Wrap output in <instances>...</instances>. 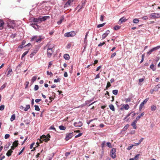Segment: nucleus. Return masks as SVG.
<instances>
[{
  "instance_id": "obj_53",
  "label": "nucleus",
  "mask_w": 160,
  "mask_h": 160,
  "mask_svg": "<svg viewBox=\"0 0 160 160\" xmlns=\"http://www.w3.org/2000/svg\"><path fill=\"white\" fill-rule=\"evenodd\" d=\"M131 125L133 127V128L135 129H136L137 128V127L136 125V124H134L133 123H132Z\"/></svg>"
},
{
  "instance_id": "obj_13",
  "label": "nucleus",
  "mask_w": 160,
  "mask_h": 160,
  "mask_svg": "<svg viewBox=\"0 0 160 160\" xmlns=\"http://www.w3.org/2000/svg\"><path fill=\"white\" fill-rule=\"evenodd\" d=\"M45 38V37L42 36H39V38L37 39H36V42H40L43 39Z\"/></svg>"
},
{
  "instance_id": "obj_22",
  "label": "nucleus",
  "mask_w": 160,
  "mask_h": 160,
  "mask_svg": "<svg viewBox=\"0 0 160 160\" xmlns=\"http://www.w3.org/2000/svg\"><path fill=\"white\" fill-rule=\"evenodd\" d=\"M4 22L0 19V30L2 29L3 28V25L4 24Z\"/></svg>"
},
{
  "instance_id": "obj_15",
  "label": "nucleus",
  "mask_w": 160,
  "mask_h": 160,
  "mask_svg": "<svg viewBox=\"0 0 160 160\" xmlns=\"http://www.w3.org/2000/svg\"><path fill=\"white\" fill-rule=\"evenodd\" d=\"M33 21L34 22L40 23L41 22L39 17L38 18H33Z\"/></svg>"
},
{
  "instance_id": "obj_52",
  "label": "nucleus",
  "mask_w": 160,
  "mask_h": 160,
  "mask_svg": "<svg viewBox=\"0 0 160 160\" xmlns=\"http://www.w3.org/2000/svg\"><path fill=\"white\" fill-rule=\"evenodd\" d=\"M47 75H50V76H52L53 75L52 73L51 72L47 71Z\"/></svg>"
},
{
  "instance_id": "obj_60",
  "label": "nucleus",
  "mask_w": 160,
  "mask_h": 160,
  "mask_svg": "<svg viewBox=\"0 0 160 160\" xmlns=\"http://www.w3.org/2000/svg\"><path fill=\"white\" fill-rule=\"evenodd\" d=\"M24 148H23L18 153V155H20L23 152L24 150Z\"/></svg>"
},
{
  "instance_id": "obj_5",
  "label": "nucleus",
  "mask_w": 160,
  "mask_h": 160,
  "mask_svg": "<svg viewBox=\"0 0 160 160\" xmlns=\"http://www.w3.org/2000/svg\"><path fill=\"white\" fill-rule=\"evenodd\" d=\"M160 48V46H157L153 48L152 49L150 50L149 51L147 52V54L148 55H149L151 54L152 52L158 50Z\"/></svg>"
},
{
  "instance_id": "obj_16",
  "label": "nucleus",
  "mask_w": 160,
  "mask_h": 160,
  "mask_svg": "<svg viewBox=\"0 0 160 160\" xmlns=\"http://www.w3.org/2000/svg\"><path fill=\"white\" fill-rule=\"evenodd\" d=\"M126 21V19L124 18V17H122L120 19L118 22V23L119 24H120L123 22H125Z\"/></svg>"
},
{
  "instance_id": "obj_42",
  "label": "nucleus",
  "mask_w": 160,
  "mask_h": 160,
  "mask_svg": "<svg viewBox=\"0 0 160 160\" xmlns=\"http://www.w3.org/2000/svg\"><path fill=\"white\" fill-rule=\"evenodd\" d=\"M34 107H35V110L37 111H39L40 109L38 105H35L34 106Z\"/></svg>"
},
{
  "instance_id": "obj_56",
  "label": "nucleus",
  "mask_w": 160,
  "mask_h": 160,
  "mask_svg": "<svg viewBox=\"0 0 160 160\" xmlns=\"http://www.w3.org/2000/svg\"><path fill=\"white\" fill-rule=\"evenodd\" d=\"M36 39H37V36H34L33 37H32V38L31 40L32 41H34V40H35V41H36Z\"/></svg>"
},
{
  "instance_id": "obj_57",
  "label": "nucleus",
  "mask_w": 160,
  "mask_h": 160,
  "mask_svg": "<svg viewBox=\"0 0 160 160\" xmlns=\"http://www.w3.org/2000/svg\"><path fill=\"white\" fill-rule=\"evenodd\" d=\"M10 137V135L8 134H6L5 135L4 138L6 139H7Z\"/></svg>"
},
{
  "instance_id": "obj_50",
  "label": "nucleus",
  "mask_w": 160,
  "mask_h": 160,
  "mask_svg": "<svg viewBox=\"0 0 160 160\" xmlns=\"http://www.w3.org/2000/svg\"><path fill=\"white\" fill-rule=\"evenodd\" d=\"M104 17V16L103 15H101L100 16V20L101 21H103V18Z\"/></svg>"
},
{
  "instance_id": "obj_43",
  "label": "nucleus",
  "mask_w": 160,
  "mask_h": 160,
  "mask_svg": "<svg viewBox=\"0 0 160 160\" xmlns=\"http://www.w3.org/2000/svg\"><path fill=\"white\" fill-rule=\"evenodd\" d=\"M105 97L107 98H110V96L109 95V92L108 91L106 92V93L105 94Z\"/></svg>"
},
{
  "instance_id": "obj_46",
  "label": "nucleus",
  "mask_w": 160,
  "mask_h": 160,
  "mask_svg": "<svg viewBox=\"0 0 160 160\" xmlns=\"http://www.w3.org/2000/svg\"><path fill=\"white\" fill-rule=\"evenodd\" d=\"M5 108V106L4 105H2L0 106V110L2 111Z\"/></svg>"
},
{
  "instance_id": "obj_29",
  "label": "nucleus",
  "mask_w": 160,
  "mask_h": 160,
  "mask_svg": "<svg viewBox=\"0 0 160 160\" xmlns=\"http://www.w3.org/2000/svg\"><path fill=\"white\" fill-rule=\"evenodd\" d=\"M59 128L60 130H64L66 129V127L63 125L60 126Z\"/></svg>"
},
{
  "instance_id": "obj_30",
  "label": "nucleus",
  "mask_w": 160,
  "mask_h": 160,
  "mask_svg": "<svg viewBox=\"0 0 160 160\" xmlns=\"http://www.w3.org/2000/svg\"><path fill=\"white\" fill-rule=\"evenodd\" d=\"M30 105L29 104L27 105L26 107L24 108V110L25 111H27L30 108Z\"/></svg>"
},
{
  "instance_id": "obj_49",
  "label": "nucleus",
  "mask_w": 160,
  "mask_h": 160,
  "mask_svg": "<svg viewBox=\"0 0 160 160\" xmlns=\"http://www.w3.org/2000/svg\"><path fill=\"white\" fill-rule=\"evenodd\" d=\"M12 72V69H11V68L9 69L8 71L7 76H8L10 74V73Z\"/></svg>"
},
{
  "instance_id": "obj_20",
  "label": "nucleus",
  "mask_w": 160,
  "mask_h": 160,
  "mask_svg": "<svg viewBox=\"0 0 160 160\" xmlns=\"http://www.w3.org/2000/svg\"><path fill=\"white\" fill-rule=\"evenodd\" d=\"M31 26L35 30H37L38 29V26L35 24H32L31 25Z\"/></svg>"
},
{
  "instance_id": "obj_45",
  "label": "nucleus",
  "mask_w": 160,
  "mask_h": 160,
  "mask_svg": "<svg viewBox=\"0 0 160 160\" xmlns=\"http://www.w3.org/2000/svg\"><path fill=\"white\" fill-rule=\"evenodd\" d=\"M6 83H5L4 84H3V85L0 88V90H3L6 87Z\"/></svg>"
},
{
  "instance_id": "obj_38",
  "label": "nucleus",
  "mask_w": 160,
  "mask_h": 160,
  "mask_svg": "<svg viewBox=\"0 0 160 160\" xmlns=\"http://www.w3.org/2000/svg\"><path fill=\"white\" fill-rule=\"evenodd\" d=\"M118 90H114L112 91V93L115 95H117L118 94Z\"/></svg>"
},
{
  "instance_id": "obj_17",
  "label": "nucleus",
  "mask_w": 160,
  "mask_h": 160,
  "mask_svg": "<svg viewBox=\"0 0 160 160\" xmlns=\"http://www.w3.org/2000/svg\"><path fill=\"white\" fill-rule=\"evenodd\" d=\"M64 16H62L60 20L57 22V23L58 25H60L61 24L62 21L64 20Z\"/></svg>"
},
{
  "instance_id": "obj_41",
  "label": "nucleus",
  "mask_w": 160,
  "mask_h": 160,
  "mask_svg": "<svg viewBox=\"0 0 160 160\" xmlns=\"http://www.w3.org/2000/svg\"><path fill=\"white\" fill-rule=\"evenodd\" d=\"M120 26L116 25L114 26V29L115 30H117L120 29Z\"/></svg>"
},
{
  "instance_id": "obj_47",
  "label": "nucleus",
  "mask_w": 160,
  "mask_h": 160,
  "mask_svg": "<svg viewBox=\"0 0 160 160\" xmlns=\"http://www.w3.org/2000/svg\"><path fill=\"white\" fill-rule=\"evenodd\" d=\"M139 155H140L139 154H138L137 155H136L134 157V158H133L134 160H137L139 156Z\"/></svg>"
},
{
  "instance_id": "obj_35",
  "label": "nucleus",
  "mask_w": 160,
  "mask_h": 160,
  "mask_svg": "<svg viewBox=\"0 0 160 160\" xmlns=\"http://www.w3.org/2000/svg\"><path fill=\"white\" fill-rule=\"evenodd\" d=\"M105 144H106V141H103V142H102V143L101 144V147L102 148V149H103V148L105 147Z\"/></svg>"
},
{
  "instance_id": "obj_24",
  "label": "nucleus",
  "mask_w": 160,
  "mask_h": 160,
  "mask_svg": "<svg viewBox=\"0 0 160 160\" xmlns=\"http://www.w3.org/2000/svg\"><path fill=\"white\" fill-rule=\"evenodd\" d=\"M150 68L154 71L156 70V67L153 64H152L150 65Z\"/></svg>"
},
{
  "instance_id": "obj_11",
  "label": "nucleus",
  "mask_w": 160,
  "mask_h": 160,
  "mask_svg": "<svg viewBox=\"0 0 160 160\" xmlns=\"http://www.w3.org/2000/svg\"><path fill=\"white\" fill-rule=\"evenodd\" d=\"M110 31L109 30L106 31L105 33L102 35V39H103L105 38L108 34L109 33Z\"/></svg>"
},
{
  "instance_id": "obj_51",
  "label": "nucleus",
  "mask_w": 160,
  "mask_h": 160,
  "mask_svg": "<svg viewBox=\"0 0 160 160\" xmlns=\"http://www.w3.org/2000/svg\"><path fill=\"white\" fill-rule=\"evenodd\" d=\"M38 85H35L34 89L35 91H37L38 89Z\"/></svg>"
},
{
  "instance_id": "obj_6",
  "label": "nucleus",
  "mask_w": 160,
  "mask_h": 160,
  "mask_svg": "<svg viewBox=\"0 0 160 160\" xmlns=\"http://www.w3.org/2000/svg\"><path fill=\"white\" fill-rule=\"evenodd\" d=\"M39 48L36 47L33 51L31 53L30 55V58H32L33 56L37 52Z\"/></svg>"
},
{
  "instance_id": "obj_31",
  "label": "nucleus",
  "mask_w": 160,
  "mask_h": 160,
  "mask_svg": "<svg viewBox=\"0 0 160 160\" xmlns=\"http://www.w3.org/2000/svg\"><path fill=\"white\" fill-rule=\"evenodd\" d=\"M28 51H26L25 52H24V53L22 54V55L21 56V59H22V58L24 57L28 53Z\"/></svg>"
},
{
  "instance_id": "obj_54",
  "label": "nucleus",
  "mask_w": 160,
  "mask_h": 160,
  "mask_svg": "<svg viewBox=\"0 0 160 160\" xmlns=\"http://www.w3.org/2000/svg\"><path fill=\"white\" fill-rule=\"evenodd\" d=\"M105 42H103L102 43H100L98 45V47H101L103 45L105 44Z\"/></svg>"
},
{
  "instance_id": "obj_10",
  "label": "nucleus",
  "mask_w": 160,
  "mask_h": 160,
  "mask_svg": "<svg viewBox=\"0 0 160 160\" xmlns=\"http://www.w3.org/2000/svg\"><path fill=\"white\" fill-rule=\"evenodd\" d=\"M73 125L75 127H81L82 125V123L81 121H79L78 122H75Z\"/></svg>"
},
{
  "instance_id": "obj_39",
  "label": "nucleus",
  "mask_w": 160,
  "mask_h": 160,
  "mask_svg": "<svg viewBox=\"0 0 160 160\" xmlns=\"http://www.w3.org/2000/svg\"><path fill=\"white\" fill-rule=\"evenodd\" d=\"M129 127V125L128 124H126L124 127L123 128L122 130L123 131H126L128 128Z\"/></svg>"
},
{
  "instance_id": "obj_55",
  "label": "nucleus",
  "mask_w": 160,
  "mask_h": 160,
  "mask_svg": "<svg viewBox=\"0 0 160 160\" xmlns=\"http://www.w3.org/2000/svg\"><path fill=\"white\" fill-rule=\"evenodd\" d=\"M82 135V133H79L78 135H76L75 137V138H77L81 136Z\"/></svg>"
},
{
  "instance_id": "obj_9",
  "label": "nucleus",
  "mask_w": 160,
  "mask_h": 160,
  "mask_svg": "<svg viewBox=\"0 0 160 160\" xmlns=\"http://www.w3.org/2000/svg\"><path fill=\"white\" fill-rule=\"evenodd\" d=\"M18 141H15L13 142L12 145L11 147L12 149L14 150L15 148L17 147L18 146Z\"/></svg>"
},
{
  "instance_id": "obj_4",
  "label": "nucleus",
  "mask_w": 160,
  "mask_h": 160,
  "mask_svg": "<svg viewBox=\"0 0 160 160\" xmlns=\"http://www.w3.org/2000/svg\"><path fill=\"white\" fill-rule=\"evenodd\" d=\"M116 149L112 148L110 151V155L111 157L113 159L115 158L116 157Z\"/></svg>"
},
{
  "instance_id": "obj_25",
  "label": "nucleus",
  "mask_w": 160,
  "mask_h": 160,
  "mask_svg": "<svg viewBox=\"0 0 160 160\" xmlns=\"http://www.w3.org/2000/svg\"><path fill=\"white\" fill-rule=\"evenodd\" d=\"M109 107L110 109L113 111H115V108L114 106L112 104H110L109 105Z\"/></svg>"
},
{
  "instance_id": "obj_28",
  "label": "nucleus",
  "mask_w": 160,
  "mask_h": 160,
  "mask_svg": "<svg viewBox=\"0 0 160 160\" xmlns=\"http://www.w3.org/2000/svg\"><path fill=\"white\" fill-rule=\"evenodd\" d=\"M144 112H142V113L139 116H138L136 118V119L137 120H138L143 115H144Z\"/></svg>"
},
{
  "instance_id": "obj_3",
  "label": "nucleus",
  "mask_w": 160,
  "mask_h": 160,
  "mask_svg": "<svg viewBox=\"0 0 160 160\" xmlns=\"http://www.w3.org/2000/svg\"><path fill=\"white\" fill-rule=\"evenodd\" d=\"M150 18L155 19L160 18V14L159 13H152L150 14Z\"/></svg>"
},
{
  "instance_id": "obj_63",
  "label": "nucleus",
  "mask_w": 160,
  "mask_h": 160,
  "mask_svg": "<svg viewBox=\"0 0 160 160\" xmlns=\"http://www.w3.org/2000/svg\"><path fill=\"white\" fill-rule=\"evenodd\" d=\"M70 154V152H67L65 153V156L66 157H67Z\"/></svg>"
},
{
  "instance_id": "obj_8",
  "label": "nucleus",
  "mask_w": 160,
  "mask_h": 160,
  "mask_svg": "<svg viewBox=\"0 0 160 160\" xmlns=\"http://www.w3.org/2000/svg\"><path fill=\"white\" fill-rule=\"evenodd\" d=\"M53 51L52 48H48L47 49V55L48 57H50L52 54Z\"/></svg>"
},
{
  "instance_id": "obj_64",
  "label": "nucleus",
  "mask_w": 160,
  "mask_h": 160,
  "mask_svg": "<svg viewBox=\"0 0 160 160\" xmlns=\"http://www.w3.org/2000/svg\"><path fill=\"white\" fill-rule=\"evenodd\" d=\"M125 100H126V102H130L131 99L130 98H126H126Z\"/></svg>"
},
{
  "instance_id": "obj_32",
  "label": "nucleus",
  "mask_w": 160,
  "mask_h": 160,
  "mask_svg": "<svg viewBox=\"0 0 160 160\" xmlns=\"http://www.w3.org/2000/svg\"><path fill=\"white\" fill-rule=\"evenodd\" d=\"M15 114H13L11 117L10 118V120L11 121H12L15 119Z\"/></svg>"
},
{
  "instance_id": "obj_21",
  "label": "nucleus",
  "mask_w": 160,
  "mask_h": 160,
  "mask_svg": "<svg viewBox=\"0 0 160 160\" xmlns=\"http://www.w3.org/2000/svg\"><path fill=\"white\" fill-rule=\"evenodd\" d=\"M123 108L126 110H128L130 108V107L128 104H124L123 105Z\"/></svg>"
},
{
  "instance_id": "obj_12",
  "label": "nucleus",
  "mask_w": 160,
  "mask_h": 160,
  "mask_svg": "<svg viewBox=\"0 0 160 160\" xmlns=\"http://www.w3.org/2000/svg\"><path fill=\"white\" fill-rule=\"evenodd\" d=\"M73 2V0H69L68 1L65 3L64 6V8H67L68 6L70 5V3Z\"/></svg>"
},
{
  "instance_id": "obj_19",
  "label": "nucleus",
  "mask_w": 160,
  "mask_h": 160,
  "mask_svg": "<svg viewBox=\"0 0 160 160\" xmlns=\"http://www.w3.org/2000/svg\"><path fill=\"white\" fill-rule=\"evenodd\" d=\"M64 58L66 60H68L69 59L70 57L68 54H65L63 56Z\"/></svg>"
},
{
  "instance_id": "obj_27",
  "label": "nucleus",
  "mask_w": 160,
  "mask_h": 160,
  "mask_svg": "<svg viewBox=\"0 0 160 160\" xmlns=\"http://www.w3.org/2000/svg\"><path fill=\"white\" fill-rule=\"evenodd\" d=\"M148 100L147 99H145L140 104L141 106L142 107L144 106V105L147 102Z\"/></svg>"
},
{
  "instance_id": "obj_23",
  "label": "nucleus",
  "mask_w": 160,
  "mask_h": 160,
  "mask_svg": "<svg viewBox=\"0 0 160 160\" xmlns=\"http://www.w3.org/2000/svg\"><path fill=\"white\" fill-rule=\"evenodd\" d=\"M160 88V84H158L154 88V90L155 91H158V89Z\"/></svg>"
},
{
  "instance_id": "obj_40",
  "label": "nucleus",
  "mask_w": 160,
  "mask_h": 160,
  "mask_svg": "<svg viewBox=\"0 0 160 160\" xmlns=\"http://www.w3.org/2000/svg\"><path fill=\"white\" fill-rule=\"evenodd\" d=\"M105 24H106V23H102V24H98V26H97V28H100V27H102Z\"/></svg>"
},
{
  "instance_id": "obj_14",
  "label": "nucleus",
  "mask_w": 160,
  "mask_h": 160,
  "mask_svg": "<svg viewBox=\"0 0 160 160\" xmlns=\"http://www.w3.org/2000/svg\"><path fill=\"white\" fill-rule=\"evenodd\" d=\"M49 16H44V17H40V22H42V21H44L47 20L48 18H49Z\"/></svg>"
},
{
  "instance_id": "obj_26",
  "label": "nucleus",
  "mask_w": 160,
  "mask_h": 160,
  "mask_svg": "<svg viewBox=\"0 0 160 160\" xmlns=\"http://www.w3.org/2000/svg\"><path fill=\"white\" fill-rule=\"evenodd\" d=\"M88 32L86 33V34L85 35V38H84V43H86V44H87V36L88 35Z\"/></svg>"
},
{
  "instance_id": "obj_44",
  "label": "nucleus",
  "mask_w": 160,
  "mask_h": 160,
  "mask_svg": "<svg viewBox=\"0 0 160 160\" xmlns=\"http://www.w3.org/2000/svg\"><path fill=\"white\" fill-rule=\"evenodd\" d=\"M60 80H61V79L60 78H57V79H54V82L55 83L57 82H60Z\"/></svg>"
},
{
  "instance_id": "obj_34",
  "label": "nucleus",
  "mask_w": 160,
  "mask_h": 160,
  "mask_svg": "<svg viewBox=\"0 0 160 160\" xmlns=\"http://www.w3.org/2000/svg\"><path fill=\"white\" fill-rule=\"evenodd\" d=\"M10 146V144H8V145H6L4 147V149L5 151H7L8 149V148L9 146Z\"/></svg>"
},
{
  "instance_id": "obj_37",
  "label": "nucleus",
  "mask_w": 160,
  "mask_h": 160,
  "mask_svg": "<svg viewBox=\"0 0 160 160\" xmlns=\"http://www.w3.org/2000/svg\"><path fill=\"white\" fill-rule=\"evenodd\" d=\"M139 20L137 18H135L133 19V22L134 23H138L139 22Z\"/></svg>"
},
{
  "instance_id": "obj_33",
  "label": "nucleus",
  "mask_w": 160,
  "mask_h": 160,
  "mask_svg": "<svg viewBox=\"0 0 160 160\" xmlns=\"http://www.w3.org/2000/svg\"><path fill=\"white\" fill-rule=\"evenodd\" d=\"M156 109V107L155 105H152L151 107V110L152 111H155Z\"/></svg>"
},
{
  "instance_id": "obj_58",
  "label": "nucleus",
  "mask_w": 160,
  "mask_h": 160,
  "mask_svg": "<svg viewBox=\"0 0 160 160\" xmlns=\"http://www.w3.org/2000/svg\"><path fill=\"white\" fill-rule=\"evenodd\" d=\"M116 55V52H114L113 53L111 56L110 58H113L114 57H115Z\"/></svg>"
},
{
  "instance_id": "obj_2",
  "label": "nucleus",
  "mask_w": 160,
  "mask_h": 160,
  "mask_svg": "<svg viewBox=\"0 0 160 160\" xmlns=\"http://www.w3.org/2000/svg\"><path fill=\"white\" fill-rule=\"evenodd\" d=\"M76 33L74 31H72L68 32H66L64 34L65 37H72L75 36Z\"/></svg>"
},
{
  "instance_id": "obj_1",
  "label": "nucleus",
  "mask_w": 160,
  "mask_h": 160,
  "mask_svg": "<svg viewBox=\"0 0 160 160\" xmlns=\"http://www.w3.org/2000/svg\"><path fill=\"white\" fill-rule=\"evenodd\" d=\"M50 138V136L49 134H47V135H43L40 137L41 139H42V140L45 141V142H48L49 141Z\"/></svg>"
},
{
  "instance_id": "obj_62",
  "label": "nucleus",
  "mask_w": 160,
  "mask_h": 160,
  "mask_svg": "<svg viewBox=\"0 0 160 160\" xmlns=\"http://www.w3.org/2000/svg\"><path fill=\"white\" fill-rule=\"evenodd\" d=\"M100 73H98V74H97L96 77H95V79H98V78H100Z\"/></svg>"
},
{
  "instance_id": "obj_48",
  "label": "nucleus",
  "mask_w": 160,
  "mask_h": 160,
  "mask_svg": "<svg viewBox=\"0 0 160 160\" xmlns=\"http://www.w3.org/2000/svg\"><path fill=\"white\" fill-rule=\"evenodd\" d=\"M107 145L109 148H111L112 147V146L111 145V143L110 142H107Z\"/></svg>"
},
{
  "instance_id": "obj_18",
  "label": "nucleus",
  "mask_w": 160,
  "mask_h": 160,
  "mask_svg": "<svg viewBox=\"0 0 160 160\" xmlns=\"http://www.w3.org/2000/svg\"><path fill=\"white\" fill-rule=\"evenodd\" d=\"M12 150H13L11 148V149L8 151L6 153V155L8 157L10 156L11 155L12 152H13Z\"/></svg>"
},
{
  "instance_id": "obj_7",
  "label": "nucleus",
  "mask_w": 160,
  "mask_h": 160,
  "mask_svg": "<svg viewBox=\"0 0 160 160\" xmlns=\"http://www.w3.org/2000/svg\"><path fill=\"white\" fill-rule=\"evenodd\" d=\"M73 136L72 132L67 133L66 134L65 140L66 141H68Z\"/></svg>"
},
{
  "instance_id": "obj_36",
  "label": "nucleus",
  "mask_w": 160,
  "mask_h": 160,
  "mask_svg": "<svg viewBox=\"0 0 160 160\" xmlns=\"http://www.w3.org/2000/svg\"><path fill=\"white\" fill-rule=\"evenodd\" d=\"M37 77L36 76H33V77H32V79H31V82H34L37 79Z\"/></svg>"
},
{
  "instance_id": "obj_61",
  "label": "nucleus",
  "mask_w": 160,
  "mask_h": 160,
  "mask_svg": "<svg viewBox=\"0 0 160 160\" xmlns=\"http://www.w3.org/2000/svg\"><path fill=\"white\" fill-rule=\"evenodd\" d=\"M16 34H15H15H12L11 35L10 37H11V38H14L16 37Z\"/></svg>"
},
{
  "instance_id": "obj_59",
  "label": "nucleus",
  "mask_w": 160,
  "mask_h": 160,
  "mask_svg": "<svg viewBox=\"0 0 160 160\" xmlns=\"http://www.w3.org/2000/svg\"><path fill=\"white\" fill-rule=\"evenodd\" d=\"M111 86V84L110 83V82H107V86H106V88H109V87L110 86Z\"/></svg>"
}]
</instances>
